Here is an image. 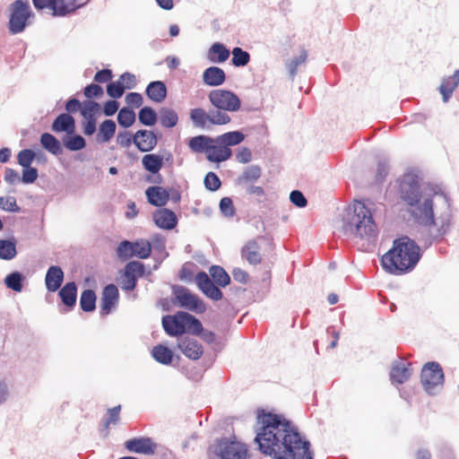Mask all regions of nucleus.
I'll use <instances>...</instances> for the list:
<instances>
[{
  "label": "nucleus",
  "mask_w": 459,
  "mask_h": 459,
  "mask_svg": "<svg viewBox=\"0 0 459 459\" xmlns=\"http://www.w3.org/2000/svg\"><path fill=\"white\" fill-rule=\"evenodd\" d=\"M257 420L261 428L255 440L264 455L273 459H313L309 443L284 415L259 410Z\"/></svg>",
  "instance_id": "1"
},
{
  "label": "nucleus",
  "mask_w": 459,
  "mask_h": 459,
  "mask_svg": "<svg viewBox=\"0 0 459 459\" xmlns=\"http://www.w3.org/2000/svg\"><path fill=\"white\" fill-rule=\"evenodd\" d=\"M399 195L403 202L411 208V212L422 224L429 227V232L434 238L442 237L449 229V222H442L436 229L431 197H425L420 203L421 192L418 179L412 175H405L399 184Z\"/></svg>",
  "instance_id": "2"
},
{
  "label": "nucleus",
  "mask_w": 459,
  "mask_h": 459,
  "mask_svg": "<svg viewBox=\"0 0 459 459\" xmlns=\"http://www.w3.org/2000/svg\"><path fill=\"white\" fill-rule=\"evenodd\" d=\"M420 259V247L403 237L394 241L393 247L382 256V265L390 273L399 274L411 270Z\"/></svg>",
  "instance_id": "3"
},
{
  "label": "nucleus",
  "mask_w": 459,
  "mask_h": 459,
  "mask_svg": "<svg viewBox=\"0 0 459 459\" xmlns=\"http://www.w3.org/2000/svg\"><path fill=\"white\" fill-rule=\"evenodd\" d=\"M344 230L346 233L360 238H369L377 236V224L370 209L364 203L356 201L353 204V213L349 217L347 223L344 225Z\"/></svg>",
  "instance_id": "4"
},
{
  "label": "nucleus",
  "mask_w": 459,
  "mask_h": 459,
  "mask_svg": "<svg viewBox=\"0 0 459 459\" xmlns=\"http://www.w3.org/2000/svg\"><path fill=\"white\" fill-rule=\"evenodd\" d=\"M162 326L170 336L182 335L186 331L200 335L203 331L201 322L187 312L178 311L174 316L162 317Z\"/></svg>",
  "instance_id": "5"
},
{
  "label": "nucleus",
  "mask_w": 459,
  "mask_h": 459,
  "mask_svg": "<svg viewBox=\"0 0 459 459\" xmlns=\"http://www.w3.org/2000/svg\"><path fill=\"white\" fill-rule=\"evenodd\" d=\"M244 139V134L238 131L228 132L212 138L207 152V160L218 163L229 160L232 155L230 147L242 143Z\"/></svg>",
  "instance_id": "6"
},
{
  "label": "nucleus",
  "mask_w": 459,
  "mask_h": 459,
  "mask_svg": "<svg viewBox=\"0 0 459 459\" xmlns=\"http://www.w3.org/2000/svg\"><path fill=\"white\" fill-rule=\"evenodd\" d=\"M210 103L215 108L213 111H221L225 117L228 112H236L240 109V99L232 91L223 89L212 90L208 94Z\"/></svg>",
  "instance_id": "7"
},
{
  "label": "nucleus",
  "mask_w": 459,
  "mask_h": 459,
  "mask_svg": "<svg viewBox=\"0 0 459 459\" xmlns=\"http://www.w3.org/2000/svg\"><path fill=\"white\" fill-rule=\"evenodd\" d=\"M190 119L200 128H210L211 126H222L230 122V117H225L221 111H205L202 108H193L190 111Z\"/></svg>",
  "instance_id": "8"
},
{
  "label": "nucleus",
  "mask_w": 459,
  "mask_h": 459,
  "mask_svg": "<svg viewBox=\"0 0 459 459\" xmlns=\"http://www.w3.org/2000/svg\"><path fill=\"white\" fill-rule=\"evenodd\" d=\"M174 303L189 311L202 314L206 310V306L202 299L191 292L188 289L178 286L173 289Z\"/></svg>",
  "instance_id": "9"
},
{
  "label": "nucleus",
  "mask_w": 459,
  "mask_h": 459,
  "mask_svg": "<svg viewBox=\"0 0 459 459\" xmlns=\"http://www.w3.org/2000/svg\"><path fill=\"white\" fill-rule=\"evenodd\" d=\"M10 12L9 30L11 33L17 34L23 31L31 15L28 3L16 0L11 4Z\"/></svg>",
  "instance_id": "10"
},
{
  "label": "nucleus",
  "mask_w": 459,
  "mask_h": 459,
  "mask_svg": "<svg viewBox=\"0 0 459 459\" xmlns=\"http://www.w3.org/2000/svg\"><path fill=\"white\" fill-rule=\"evenodd\" d=\"M420 381L426 392L434 394L444 383V373L440 365L437 362L427 363L422 368Z\"/></svg>",
  "instance_id": "11"
},
{
  "label": "nucleus",
  "mask_w": 459,
  "mask_h": 459,
  "mask_svg": "<svg viewBox=\"0 0 459 459\" xmlns=\"http://www.w3.org/2000/svg\"><path fill=\"white\" fill-rule=\"evenodd\" d=\"M143 273L144 266L142 263L137 261L129 262L121 275V288L128 291L134 290L137 277L143 276Z\"/></svg>",
  "instance_id": "12"
},
{
  "label": "nucleus",
  "mask_w": 459,
  "mask_h": 459,
  "mask_svg": "<svg viewBox=\"0 0 459 459\" xmlns=\"http://www.w3.org/2000/svg\"><path fill=\"white\" fill-rule=\"evenodd\" d=\"M199 290L212 300H221L223 298L222 291L212 282L205 272H199L195 278Z\"/></svg>",
  "instance_id": "13"
},
{
  "label": "nucleus",
  "mask_w": 459,
  "mask_h": 459,
  "mask_svg": "<svg viewBox=\"0 0 459 459\" xmlns=\"http://www.w3.org/2000/svg\"><path fill=\"white\" fill-rule=\"evenodd\" d=\"M119 299L118 290L116 285H107L101 293L100 303V314L103 316L110 314L112 309L117 306Z\"/></svg>",
  "instance_id": "14"
},
{
  "label": "nucleus",
  "mask_w": 459,
  "mask_h": 459,
  "mask_svg": "<svg viewBox=\"0 0 459 459\" xmlns=\"http://www.w3.org/2000/svg\"><path fill=\"white\" fill-rule=\"evenodd\" d=\"M178 347L190 359L196 360L204 354L202 344L195 338L184 336L178 340Z\"/></svg>",
  "instance_id": "15"
},
{
  "label": "nucleus",
  "mask_w": 459,
  "mask_h": 459,
  "mask_svg": "<svg viewBox=\"0 0 459 459\" xmlns=\"http://www.w3.org/2000/svg\"><path fill=\"white\" fill-rule=\"evenodd\" d=\"M125 447L129 452L152 455L155 454L157 445L151 437H134L126 441Z\"/></svg>",
  "instance_id": "16"
},
{
  "label": "nucleus",
  "mask_w": 459,
  "mask_h": 459,
  "mask_svg": "<svg viewBox=\"0 0 459 459\" xmlns=\"http://www.w3.org/2000/svg\"><path fill=\"white\" fill-rule=\"evenodd\" d=\"M134 143L139 151L148 152L156 147L158 138L154 132L141 129L134 134Z\"/></svg>",
  "instance_id": "17"
},
{
  "label": "nucleus",
  "mask_w": 459,
  "mask_h": 459,
  "mask_svg": "<svg viewBox=\"0 0 459 459\" xmlns=\"http://www.w3.org/2000/svg\"><path fill=\"white\" fill-rule=\"evenodd\" d=\"M264 237H258L256 239L248 240L241 248V257L251 265H257L262 263L261 247L257 242Z\"/></svg>",
  "instance_id": "18"
},
{
  "label": "nucleus",
  "mask_w": 459,
  "mask_h": 459,
  "mask_svg": "<svg viewBox=\"0 0 459 459\" xmlns=\"http://www.w3.org/2000/svg\"><path fill=\"white\" fill-rule=\"evenodd\" d=\"M145 195L148 202L153 206H164L169 200V193L161 186H149Z\"/></svg>",
  "instance_id": "19"
},
{
  "label": "nucleus",
  "mask_w": 459,
  "mask_h": 459,
  "mask_svg": "<svg viewBox=\"0 0 459 459\" xmlns=\"http://www.w3.org/2000/svg\"><path fill=\"white\" fill-rule=\"evenodd\" d=\"M247 456V446L238 442L227 443L221 452V459H246Z\"/></svg>",
  "instance_id": "20"
},
{
  "label": "nucleus",
  "mask_w": 459,
  "mask_h": 459,
  "mask_svg": "<svg viewBox=\"0 0 459 459\" xmlns=\"http://www.w3.org/2000/svg\"><path fill=\"white\" fill-rule=\"evenodd\" d=\"M155 224L161 229L171 230L176 227L178 219L176 214L169 209H160L153 213Z\"/></svg>",
  "instance_id": "21"
},
{
  "label": "nucleus",
  "mask_w": 459,
  "mask_h": 459,
  "mask_svg": "<svg viewBox=\"0 0 459 459\" xmlns=\"http://www.w3.org/2000/svg\"><path fill=\"white\" fill-rule=\"evenodd\" d=\"M203 81L208 86L217 87L225 82L226 74L218 66H210L204 71Z\"/></svg>",
  "instance_id": "22"
},
{
  "label": "nucleus",
  "mask_w": 459,
  "mask_h": 459,
  "mask_svg": "<svg viewBox=\"0 0 459 459\" xmlns=\"http://www.w3.org/2000/svg\"><path fill=\"white\" fill-rule=\"evenodd\" d=\"M64 281V273L59 266L52 265L48 268L45 282L48 290L56 291L57 290Z\"/></svg>",
  "instance_id": "23"
},
{
  "label": "nucleus",
  "mask_w": 459,
  "mask_h": 459,
  "mask_svg": "<svg viewBox=\"0 0 459 459\" xmlns=\"http://www.w3.org/2000/svg\"><path fill=\"white\" fill-rule=\"evenodd\" d=\"M459 85V70H456L453 75L444 78L439 86V92L442 95L444 102H447L453 92Z\"/></svg>",
  "instance_id": "24"
},
{
  "label": "nucleus",
  "mask_w": 459,
  "mask_h": 459,
  "mask_svg": "<svg viewBox=\"0 0 459 459\" xmlns=\"http://www.w3.org/2000/svg\"><path fill=\"white\" fill-rule=\"evenodd\" d=\"M75 129V121L72 116L66 113L59 115L52 124V130L56 133L66 132L73 134Z\"/></svg>",
  "instance_id": "25"
},
{
  "label": "nucleus",
  "mask_w": 459,
  "mask_h": 459,
  "mask_svg": "<svg viewBox=\"0 0 459 459\" xmlns=\"http://www.w3.org/2000/svg\"><path fill=\"white\" fill-rule=\"evenodd\" d=\"M230 55V50L220 42L213 43L207 51V58L211 63H224Z\"/></svg>",
  "instance_id": "26"
},
{
  "label": "nucleus",
  "mask_w": 459,
  "mask_h": 459,
  "mask_svg": "<svg viewBox=\"0 0 459 459\" xmlns=\"http://www.w3.org/2000/svg\"><path fill=\"white\" fill-rule=\"evenodd\" d=\"M411 374V364L400 362L393 366L390 372V378L392 383L400 385L406 382L410 378Z\"/></svg>",
  "instance_id": "27"
},
{
  "label": "nucleus",
  "mask_w": 459,
  "mask_h": 459,
  "mask_svg": "<svg viewBox=\"0 0 459 459\" xmlns=\"http://www.w3.org/2000/svg\"><path fill=\"white\" fill-rule=\"evenodd\" d=\"M147 97L154 102L160 103L167 97V88L160 81L152 82L146 88Z\"/></svg>",
  "instance_id": "28"
},
{
  "label": "nucleus",
  "mask_w": 459,
  "mask_h": 459,
  "mask_svg": "<svg viewBox=\"0 0 459 459\" xmlns=\"http://www.w3.org/2000/svg\"><path fill=\"white\" fill-rule=\"evenodd\" d=\"M212 143V138L207 135H197L188 141L189 149L195 153H205L209 151V146Z\"/></svg>",
  "instance_id": "29"
},
{
  "label": "nucleus",
  "mask_w": 459,
  "mask_h": 459,
  "mask_svg": "<svg viewBox=\"0 0 459 459\" xmlns=\"http://www.w3.org/2000/svg\"><path fill=\"white\" fill-rule=\"evenodd\" d=\"M142 164L146 171L152 174L158 173L163 166V159L158 154H145L142 158Z\"/></svg>",
  "instance_id": "30"
},
{
  "label": "nucleus",
  "mask_w": 459,
  "mask_h": 459,
  "mask_svg": "<svg viewBox=\"0 0 459 459\" xmlns=\"http://www.w3.org/2000/svg\"><path fill=\"white\" fill-rule=\"evenodd\" d=\"M59 296L65 306L73 307L75 305L77 297L76 284L74 281L65 284L59 290Z\"/></svg>",
  "instance_id": "31"
},
{
  "label": "nucleus",
  "mask_w": 459,
  "mask_h": 459,
  "mask_svg": "<svg viewBox=\"0 0 459 459\" xmlns=\"http://www.w3.org/2000/svg\"><path fill=\"white\" fill-rule=\"evenodd\" d=\"M77 0H55L54 15L64 16L79 8Z\"/></svg>",
  "instance_id": "32"
},
{
  "label": "nucleus",
  "mask_w": 459,
  "mask_h": 459,
  "mask_svg": "<svg viewBox=\"0 0 459 459\" xmlns=\"http://www.w3.org/2000/svg\"><path fill=\"white\" fill-rule=\"evenodd\" d=\"M212 281L220 287H226L230 283L228 273L220 265H212L209 269Z\"/></svg>",
  "instance_id": "33"
},
{
  "label": "nucleus",
  "mask_w": 459,
  "mask_h": 459,
  "mask_svg": "<svg viewBox=\"0 0 459 459\" xmlns=\"http://www.w3.org/2000/svg\"><path fill=\"white\" fill-rule=\"evenodd\" d=\"M152 355L158 362L169 365L172 362L173 352L165 345L158 344L153 347Z\"/></svg>",
  "instance_id": "34"
},
{
  "label": "nucleus",
  "mask_w": 459,
  "mask_h": 459,
  "mask_svg": "<svg viewBox=\"0 0 459 459\" xmlns=\"http://www.w3.org/2000/svg\"><path fill=\"white\" fill-rule=\"evenodd\" d=\"M116 127L115 122L111 119H107L102 122L99 128V141L101 143L109 142L115 134Z\"/></svg>",
  "instance_id": "35"
},
{
  "label": "nucleus",
  "mask_w": 459,
  "mask_h": 459,
  "mask_svg": "<svg viewBox=\"0 0 459 459\" xmlns=\"http://www.w3.org/2000/svg\"><path fill=\"white\" fill-rule=\"evenodd\" d=\"M40 143L52 154H59L61 152V144L59 141L52 134L44 133L40 136Z\"/></svg>",
  "instance_id": "36"
},
{
  "label": "nucleus",
  "mask_w": 459,
  "mask_h": 459,
  "mask_svg": "<svg viewBox=\"0 0 459 459\" xmlns=\"http://www.w3.org/2000/svg\"><path fill=\"white\" fill-rule=\"evenodd\" d=\"M160 124L167 128L174 127L178 121V117L176 111L169 108H162L160 110Z\"/></svg>",
  "instance_id": "37"
},
{
  "label": "nucleus",
  "mask_w": 459,
  "mask_h": 459,
  "mask_svg": "<svg viewBox=\"0 0 459 459\" xmlns=\"http://www.w3.org/2000/svg\"><path fill=\"white\" fill-rule=\"evenodd\" d=\"M81 308L85 312H91L96 307V295L91 290H85L80 298Z\"/></svg>",
  "instance_id": "38"
},
{
  "label": "nucleus",
  "mask_w": 459,
  "mask_h": 459,
  "mask_svg": "<svg viewBox=\"0 0 459 459\" xmlns=\"http://www.w3.org/2000/svg\"><path fill=\"white\" fill-rule=\"evenodd\" d=\"M134 255L141 259H146L151 255L152 246L148 240H137L133 243Z\"/></svg>",
  "instance_id": "39"
},
{
  "label": "nucleus",
  "mask_w": 459,
  "mask_h": 459,
  "mask_svg": "<svg viewBox=\"0 0 459 459\" xmlns=\"http://www.w3.org/2000/svg\"><path fill=\"white\" fill-rule=\"evenodd\" d=\"M138 118L141 124L152 126L157 121V114L152 108L144 107L139 111Z\"/></svg>",
  "instance_id": "40"
},
{
  "label": "nucleus",
  "mask_w": 459,
  "mask_h": 459,
  "mask_svg": "<svg viewBox=\"0 0 459 459\" xmlns=\"http://www.w3.org/2000/svg\"><path fill=\"white\" fill-rule=\"evenodd\" d=\"M250 61V55L242 48L236 47L232 50V65L235 66H245Z\"/></svg>",
  "instance_id": "41"
},
{
  "label": "nucleus",
  "mask_w": 459,
  "mask_h": 459,
  "mask_svg": "<svg viewBox=\"0 0 459 459\" xmlns=\"http://www.w3.org/2000/svg\"><path fill=\"white\" fill-rule=\"evenodd\" d=\"M135 121V114L132 109L123 108L119 110L117 115L118 124L125 127H130Z\"/></svg>",
  "instance_id": "42"
},
{
  "label": "nucleus",
  "mask_w": 459,
  "mask_h": 459,
  "mask_svg": "<svg viewBox=\"0 0 459 459\" xmlns=\"http://www.w3.org/2000/svg\"><path fill=\"white\" fill-rule=\"evenodd\" d=\"M307 59V52L306 49L302 48L300 50V53L299 56L291 59L287 63V67L289 69L290 76L293 78L298 72V68L300 65H303L306 63Z\"/></svg>",
  "instance_id": "43"
},
{
  "label": "nucleus",
  "mask_w": 459,
  "mask_h": 459,
  "mask_svg": "<svg viewBox=\"0 0 459 459\" xmlns=\"http://www.w3.org/2000/svg\"><path fill=\"white\" fill-rule=\"evenodd\" d=\"M16 255L15 244L9 240H0V258L10 260Z\"/></svg>",
  "instance_id": "44"
},
{
  "label": "nucleus",
  "mask_w": 459,
  "mask_h": 459,
  "mask_svg": "<svg viewBox=\"0 0 459 459\" xmlns=\"http://www.w3.org/2000/svg\"><path fill=\"white\" fill-rule=\"evenodd\" d=\"M35 152L30 149L22 150L17 155V161L23 169L30 167L35 159Z\"/></svg>",
  "instance_id": "45"
},
{
  "label": "nucleus",
  "mask_w": 459,
  "mask_h": 459,
  "mask_svg": "<svg viewBox=\"0 0 459 459\" xmlns=\"http://www.w3.org/2000/svg\"><path fill=\"white\" fill-rule=\"evenodd\" d=\"M4 282L9 289L14 291L20 292L22 289V275L18 272L7 275Z\"/></svg>",
  "instance_id": "46"
},
{
  "label": "nucleus",
  "mask_w": 459,
  "mask_h": 459,
  "mask_svg": "<svg viewBox=\"0 0 459 459\" xmlns=\"http://www.w3.org/2000/svg\"><path fill=\"white\" fill-rule=\"evenodd\" d=\"M262 175V170L259 166L253 165L250 167H247L243 174H242V180L245 182H254L256 181Z\"/></svg>",
  "instance_id": "47"
},
{
  "label": "nucleus",
  "mask_w": 459,
  "mask_h": 459,
  "mask_svg": "<svg viewBox=\"0 0 459 459\" xmlns=\"http://www.w3.org/2000/svg\"><path fill=\"white\" fill-rule=\"evenodd\" d=\"M117 254L122 259H128L134 256L133 243L128 240L122 241L117 248Z\"/></svg>",
  "instance_id": "48"
},
{
  "label": "nucleus",
  "mask_w": 459,
  "mask_h": 459,
  "mask_svg": "<svg viewBox=\"0 0 459 459\" xmlns=\"http://www.w3.org/2000/svg\"><path fill=\"white\" fill-rule=\"evenodd\" d=\"M125 92V87L120 80L112 82L107 86V93L109 97L118 99L122 97Z\"/></svg>",
  "instance_id": "49"
},
{
  "label": "nucleus",
  "mask_w": 459,
  "mask_h": 459,
  "mask_svg": "<svg viewBox=\"0 0 459 459\" xmlns=\"http://www.w3.org/2000/svg\"><path fill=\"white\" fill-rule=\"evenodd\" d=\"M0 208L7 212L20 211V207L17 205L16 199L13 196L0 197Z\"/></svg>",
  "instance_id": "50"
},
{
  "label": "nucleus",
  "mask_w": 459,
  "mask_h": 459,
  "mask_svg": "<svg viewBox=\"0 0 459 459\" xmlns=\"http://www.w3.org/2000/svg\"><path fill=\"white\" fill-rule=\"evenodd\" d=\"M120 411L121 405H117L108 410V418L106 420L104 423V428L107 430V432L108 431L110 424H117L119 421Z\"/></svg>",
  "instance_id": "51"
},
{
  "label": "nucleus",
  "mask_w": 459,
  "mask_h": 459,
  "mask_svg": "<svg viewBox=\"0 0 459 459\" xmlns=\"http://www.w3.org/2000/svg\"><path fill=\"white\" fill-rule=\"evenodd\" d=\"M204 186L211 191H216L221 187V180L214 172H208L204 178Z\"/></svg>",
  "instance_id": "52"
},
{
  "label": "nucleus",
  "mask_w": 459,
  "mask_h": 459,
  "mask_svg": "<svg viewBox=\"0 0 459 459\" xmlns=\"http://www.w3.org/2000/svg\"><path fill=\"white\" fill-rule=\"evenodd\" d=\"M65 146L71 151H79L84 148L85 140L81 135H74L65 142Z\"/></svg>",
  "instance_id": "53"
},
{
  "label": "nucleus",
  "mask_w": 459,
  "mask_h": 459,
  "mask_svg": "<svg viewBox=\"0 0 459 459\" xmlns=\"http://www.w3.org/2000/svg\"><path fill=\"white\" fill-rule=\"evenodd\" d=\"M99 103L95 101H86L81 112L84 118H96L95 115L99 111Z\"/></svg>",
  "instance_id": "54"
},
{
  "label": "nucleus",
  "mask_w": 459,
  "mask_h": 459,
  "mask_svg": "<svg viewBox=\"0 0 459 459\" xmlns=\"http://www.w3.org/2000/svg\"><path fill=\"white\" fill-rule=\"evenodd\" d=\"M83 93L88 99L100 98L103 96L104 91L99 84L91 83L84 88Z\"/></svg>",
  "instance_id": "55"
},
{
  "label": "nucleus",
  "mask_w": 459,
  "mask_h": 459,
  "mask_svg": "<svg viewBox=\"0 0 459 459\" xmlns=\"http://www.w3.org/2000/svg\"><path fill=\"white\" fill-rule=\"evenodd\" d=\"M221 212L228 217H232L235 214V208L233 202L230 197H223L220 202Z\"/></svg>",
  "instance_id": "56"
},
{
  "label": "nucleus",
  "mask_w": 459,
  "mask_h": 459,
  "mask_svg": "<svg viewBox=\"0 0 459 459\" xmlns=\"http://www.w3.org/2000/svg\"><path fill=\"white\" fill-rule=\"evenodd\" d=\"M38 169L32 167L24 168L22 169V181L24 184H32L38 178Z\"/></svg>",
  "instance_id": "57"
},
{
  "label": "nucleus",
  "mask_w": 459,
  "mask_h": 459,
  "mask_svg": "<svg viewBox=\"0 0 459 459\" xmlns=\"http://www.w3.org/2000/svg\"><path fill=\"white\" fill-rule=\"evenodd\" d=\"M290 202L296 206L302 208L307 205V199L304 195L299 190H293L290 195Z\"/></svg>",
  "instance_id": "58"
},
{
  "label": "nucleus",
  "mask_w": 459,
  "mask_h": 459,
  "mask_svg": "<svg viewBox=\"0 0 459 459\" xmlns=\"http://www.w3.org/2000/svg\"><path fill=\"white\" fill-rule=\"evenodd\" d=\"M126 102L131 108H139L143 104V97L138 92H130L126 96Z\"/></svg>",
  "instance_id": "59"
},
{
  "label": "nucleus",
  "mask_w": 459,
  "mask_h": 459,
  "mask_svg": "<svg viewBox=\"0 0 459 459\" xmlns=\"http://www.w3.org/2000/svg\"><path fill=\"white\" fill-rule=\"evenodd\" d=\"M113 77L112 72L109 69H102L98 71L94 75V81L98 83H105L111 81Z\"/></svg>",
  "instance_id": "60"
},
{
  "label": "nucleus",
  "mask_w": 459,
  "mask_h": 459,
  "mask_svg": "<svg viewBox=\"0 0 459 459\" xmlns=\"http://www.w3.org/2000/svg\"><path fill=\"white\" fill-rule=\"evenodd\" d=\"M4 180L10 185H16L22 181L19 173L13 169H6L4 172Z\"/></svg>",
  "instance_id": "61"
},
{
  "label": "nucleus",
  "mask_w": 459,
  "mask_h": 459,
  "mask_svg": "<svg viewBox=\"0 0 459 459\" xmlns=\"http://www.w3.org/2000/svg\"><path fill=\"white\" fill-rule=\"evenodd\" d=\"M252 157L251 151L247 147L240 148L236 153V160L240 163H247Z\"/></svg>",
  "instance_id": "62"
},
{
  "label": "nucleus",
  "mask_w": 459,
  "mask_h": 459,
  "mask_svg": "<svg viewBox=\"0 0 459 459\" xmlns=\"http://www.w3.org/2000/svg\"><path fill=\"white\" fill-rule=\"evenodd\" d=\"M117 142L122 147H129L134 143V136L128 132L120 133L117 137Z\"/></svg>",
  "instance_id": "63"
},
{
  "label": "nucleus",
  "mask_w": 459,
  "mask_h": 459,
  "mask_svg": "<svg viewBox=\"0 0 459 459\" xmlns=\"http://www.w3.org/2000/svg\"><path fill=\"white\" fill-rule=\"evenodd\" d=\"M120 82L126 89H132L135 86V76L129 73H125L119 77Z\"/></svg>",
  "instance_id": "64"
}]
</instances>
